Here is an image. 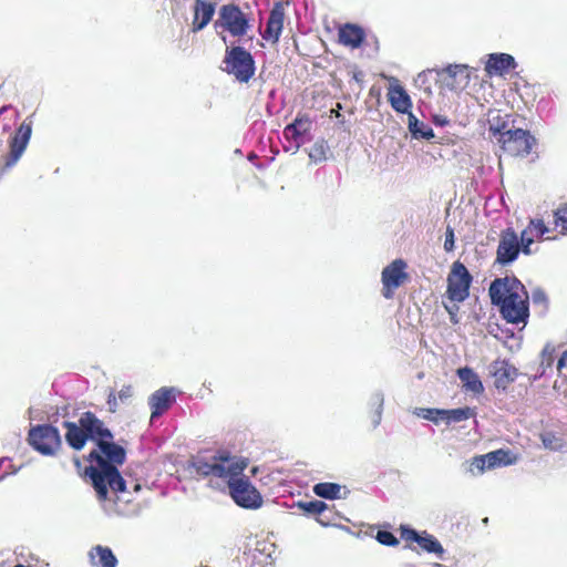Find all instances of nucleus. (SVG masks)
I'll list each match as a JSON object with an SVG mask.
<instances>
[{
    "label": "nucleus",
    "mask_w": 567,
    "mask_h": 567,
    "mask_svg": "<svg viewBox=\"0 0 567 567\" xmlns=\"http://www.w3.org/2000/svg\"><path fill=\"white\" fill-rule=\"evenodd\" d=\"M493 306L509 323H525L529 317L528 293L516 277L494 279L488 288Z\"/></svg>",
    "instance_id": "obj_1"
},
{
    "label": "nucleus",
    "mask_w": 567,
    "mask_h": 567,
    "mask_svg": "<svg viewBox=\"0 0 567 567\" xmlns=\"http://www.w3.org/2000/svg\"><path fill=\"white\" fill-rule=\"evenodd\" d=\"M86 460L96 464V466H87L85 475L90 477L99 499H107L109 488L114 492H124L126 489V482L117 467L104 461L97 451L90 452Z\"/></svg>",
    "instance_id": "obj_2"
},
{
    "label": "nucleus",
    "mask_w": 567,
    "mask_h": 567,
    "mask_svg": "<svg viewBox=\"0 0 567 567\" xmlns=\"http://www.w3.org/2000/svg\"><path fill=\"white\" fill-rule=\"evenodd\" d=\"M506 124L502 125L491 123L489 132L493 137L501 144L504 152L511 156H526L530 153L535 144V137L523 128H506Z\"/></svg>",
    "instance_id": "obj_3"
},
{
    "label": "nucleus",
    "mask_w": 567,
    "mask_h": 567,
    "mask_svg": "<svg viewBox=\"0 0 567 567\" xmlns=\"http://www.w3.org/2000/svg\"><path fill=\"white\" fill-rule=\"evenodd\" d=\"M223 71L239 83H248L256 72L252 54L240 45L227 48L223 59Z\"/></svg>",
    "instance_id": "obj_4"
},
{
    "label": "nucleus",
    "mask_w": 567,
    "mask_h": 567,
    "mask_svg": "<svg viewBox=\"0 0 567 567\" xmlns=\"http://www.w3.org/2000/svg\"><path fill=\"white\" fill-rule=\"evenodd\" d=\"M247 465L248 462L246 458L230 457L225 453L214 456L213 463L202 458H198L193 463V466L198 474L203 476L213 475L220 478H227L229 474L240 475Z\"/></svg>",
    "instance_id": "obj_5"
},
{
    "label": "nucleus",
    "mask_w": 567,
    "mask_h": 567,
    "mask_svg": "<svg viewBox=\"0 0 567 567\" xmlns=\"http://www.w3.org/2000/svg\"><path fill=\"white\" fill-rule=\"evenodd\" d=\"M227 478L229 494L238 506L249 509H256L261 506L262 497L249 478L241 476V474H229Z\"/></svg>",
    "instance_id": "obj_6"
},
{
    "label": "nucleus",
    "mask_w": 567,
    "mask_h": 567,
    "mask_svg": "<svg viewBox=\"0 0 567 567\" xmlns=\"http://www.w3.org/2000/svg\"><path fill=\"white\" fill-rule=\"evenodd\" d=\"M214 28L228 31L233 37L241 38L250 29L249 19L241 9L234 3L224 4L219 8L218 18Z\"/></svg>",
    "instance_id": "obj_7"
},
{
    "label": "nucleus",
    "mask_w": 567,
    "mask_h": 567,
    "mask_svg": "<svg viewBox=\"0 0 567 567\" xmlns=\"http://www.w3.org/2000/svg\"><path fill=\"white\" fill-rule=\"evenodd\" d=\"M30 445L42 455L51 456L62 444L59 430L51 424H41L29 431Z\"/></svg>",
    "instance_id": "obj_8"
},
{
    "label": "nucleus",
    "mask_w": 567,
    "mask_h": 567,
    "mask_svg": "<svg viewBox=\"0 0 567 567\" xmlns=\"http://www.w3.org/2000/svg\"><path fill=\"white\" fill-rule=\"evenodd\" d=\"M472 279L470 271L462 262H454L447 278L449 298L456 302L464 301L470 295Z\"/></svg>",
    "instance_id": "obj_9"
},
{
    "label": "nucleus",
    "mask_w": 567,
    "mask_h": 567,
    "mask_svg": "<svg viewBox=\"0 0 567 567\" xmlns=\"http://www.w3.org/2000/svg\"><path fill=\"white\" fill-rule=\"evenodd\" d=\"M520 245L518 235L513 228H506L501 233L495 262L501 266L513 264L519 256Z\"/></svg>",
    "instance_id": "obj_10"
},
{
    "label": "nucleus",
    "mask_w": 567,
    "mask_h": 567,
    "mask_svg": "<svg viewBox=\"0 0 567 567\" xmlns=\"http://www.w3.org/2000/svg\"><path fill=\"white\" fill-rule=\"evenodd\" d=\"M401 538L406 542L416 543L427 554H434L439 558H443L445 549L436 537L426 530L417 532L416 529L402 525L400 527Z\"/></svg>",
    "instance_id": "obj_11"
},
{
    "label": "nucleus",
    "mask_w": 567,
    "mask_h": 567,
    "mask_svg": "<svg viewBox=\"0 0 567 567\" xmlns=\"http://www.w3.org/2000/svg\"><path fill=\"white\" fill-rule=\"evenodd\" d=\"M32 134V122L25 118L17 128L10 141V155L6 162V166H13L24 153Z\"/></svg>",
    "instance_id": "obj_12"
},
{
    "label": "nucleus",
    "mask_w": 567,
    "mask_h": 567,
    "mask_svg": "<svg viewBox=\"0 0 567 567\" xmlns=\"http://www.w3.org/2000/svg\"><path fill=\"white\" fill-rule=\"evenodd\" d=\"M488 372L494 378V385L499 391H506L518 377V370L507 360L497 359L488 365Z\"/></svg>",
    "instance_id": "obj_13"
},
{
    "label": "nucleus",
    "mask_w": 567,
    "mask_h": 567,
    "mask_svg": "<svg viewBox=\"0 0 567 567\" xmlns=\"http://www.w3.org/2000/svg\"><path fill=\"white\" fill-rule=\"evenodd\" d=\"M79 424L84 429L89 440L97 444V440H112V432L104 426V423L96 417L92 412H84L80 419Z\"/></svg>",
    "instance_id": "obj_14"
},
{
    "label": "nucleus",
    "mask_w": 567,
    "mask_h": 567,
    "mask_svg": "<svg viewBox=\"0 0 567 567\" xmlns=\"http://www.w3.org/2000/svg\"><path fill=\"white\" fill-rule=\"evenodd\" d=\"M405 267V261L402 259H395L382 270L383 289L388 290L386 292H383L385 298H390V291L399 288L406 278V274L404 272Z\"/></svg>",
    "instance_id": "obj_15"
},
{
    "label": "nucleus",
    "mask_w": 567,
    "mask_h": 567,
    "mask_svg": "<svg viewBox=\"0 0 567 567\" xmlns=\"http://www.w3.org/2000/svg\"><path fill=\"white\" fill-rule=\"evenodd\" d=\"M285 9L281 2H276L269 13L262 38L277 43L284 29Z\"/></svg>",
    "instance_id": "obj_16"
},
{
    "label": "nucleus",
    "mask_w": 567,
    "mask_h": 567,
    "mask_svg": "<svg viewBox=\"0 0 567 567\" xmlns=\"http://www.w3.org/2000/svg\"><path fill=\"white\" fill-rule=\"evenodd\" d=\"M517 63L508 53H491L485 64V71L489 75H504L509 70L516 69Z\"/></svg>",
    "instance_id": "obj_17"
},
{
    "label": "nucleus",
    "mask_w": 567,
    "mask_h": 567,
    "mask_svg": "<svg viewBox=\"0 0 567 567\" xmlns=\"http://www.w3.org/2000/svg\"><path fill=\"white\" fill-rule=\"evenodd\" d=\"M173 391L174 389L172 388H161L150 396L148 404L152 410L151 420L161 416L166 410L171 408L175 401Z\"/></svg>",
    "instance_id": "obj_18"
},
{
    "label": "nucleus",
    "mask_w": 567,
    "mask_h": 567,
    "mask_svg": "<svg viewBox=\"0 0 567 567\" xmlns=\"http://www.w3.org/2000/svg\"><path fill=\"white\" fill-rule=\"evenodd\" d=\"M215 11L216 4L214 2L195 0L192 31L198 32L206 28L207 24L212 21Z\"/></svg>",
    "instance_id": "obj_19"
},
{
    "label": "nucleus",
    "mask_w": 567,
    "mask_h": 567,
    "mask_svg": "<svg viewBox=\"0 0 567 567\" xmlns=\"http://www.w3.org/2000/svg\"><path fill=\"white\" fill-rule=\"evenodd\" d=\"M104 461L110 465H122L126 460L125 449L116 443L106 440H97V450Z\"/></svg>",
    "instance_id": "obj_20"
},
{
    "label": "nucleus",
    "mask_w": 567,
    "mask_h": 567,
    "mask_svg": "<svg viewBox=\"0 0 567 567\" xmlns=\"http://www.w3.org/2000/svg\"><path fill=\"white\" fill-rule=\"evenodd\" d=\"M391 106L398 112L408 114L412 113V101L404 87L400 84L391 85L388 92Z\"/></svg>",
    "instance_id": "obj_21"
},
{
    "label": "nucleus",
    "mask_w": 567,
    "mask_h": 567,
    "mask_svg": "<svg viewBox=\"0 0 567 567\" xmlns=\"http://www.w3.org/2000/svg\"><path fill=\"white\" fill-rule=\"evenodd\" d=\"M90 563L94 567H116L117 558L112 549L106 546L96 545L89 551Z\"/></svg>",
    "instance_id": "obj_22"
},
{
    "label": "nucleus",
    "mask_w": 567,
    "mask_h": 567,
    "mask_svg": "<svg viewBox=\"0 0 567 567\" xmlns=\"http://www.w3.org/2000/svg\"><path fill=\"white\" fill-rule=\"evenodd\" d=\"M311 127V121L308 116H297L292 123L288 124L284 130V135L296 142V148L298 150L301 145L300 137L309 132Z\"/></svg>",
    "instance_id": "obj_23"
},
{
    "label": "nucleus",
    "mask_w": 567,
    "mask_h": 567,
    "mask_svg": "<svg viewBox=\"0 0 567 567\" xmlns=\"http://www.w3.org/2000/svg\"><path fill=\"white\" fill-rule=\"evenodd\" d=\"M63 426L66 429L65 441L74 450L80 451L84 447L87 439L85 431L79 423L64 421Z\"/></svg>",
    "instance_id": "obj_24"
},
{
    "label": "nucleus",
    "mask_w": 567,
    "mask_h": 567,
    "mask_svg": "<svg viewBox=\"0 0 567 567\" xmlns=\"http://www.w3.org/2000/svg\"><path fill=\"white\" fill-rule=\"evenodd\" d=\"M340 42L351 48H359L364 41V31L355 24H346L339 31Z\"/></svg>",
    "instance_id": "obj_25"
},
{
    "label": "nucleus",
    "mask_w": 567,
    "mask_h": 567,
    "mask_svg": "<svg viewBox=\"0 0 567 567\" xmlns=\"http://www.w3.org/2000/svg\"><path fill=\"white\" fill-rule=\"evenodd\" d=\"M457 377L462 381L464 388L475 394H480L484 391V386L478 375L468 367L460 368L457 370Z\"/></svg>",
    "instance_id": "obj_26"
},
{
    "label": "nucleus",
    "mask_w": 567,
    "mask_h": 567,
    "mask_svg": "<svg viewBox=\"0 0 567 567\" xmlns=\"http://www.w3.org/2000/svg\"><path fill=\"white\" fill-rule=\"evenodd\" d=\"M408 128L409 132L411 133L412 138L429 141L434 137L433 130L429 125L419 121L413 113H409Z\"/></svg>",
    "instance_id": "obj_27"
},
{
    "label": "nucleus",
    "mask_w": 567,
    "mask_h": 567,
    "mask_svg": "<svg viewBox=\"0 0 567 567\" xmlns=\"http://www.w3.org/2000/svg\"><path fill=\"white\" fill-rule=\"evenodd\" d=\"M485 457L487 460L488 470L512 465L516 462V457L512 454V452L503 449L489 452L485 454Z\"/></svg>",
    "instance_id": "obj_28"
},
{
    "label": "nucleus",
    "mask_w": 567,
    "mask_h": 567,
    "mask_svg": "<svg viewBox=\"0 0 567 567\" xmlns=\"http://www.w3.org/2000/svg\"><path fill=\"white\" fill-rule=\"evenodd\" d=\"M443 422L447 425L452 423H458L465 420H468L470 417L474 416V410L466 406V408H457L452 410H444L443 409Z\"/></svg>",
    "instance_id": "obj_29"
},
{
    "label": "nucleus",
    "mask_w": 567,
    "mask_h": 567,
    "mask_svg": "<svg viewBox=\"0 0 567 567\" xmlns=\"http://www.w3.org/2000/svg\"><path fill=\"white\" fill-rule=\"evenodd\" d=\"M340 491H341V485H339L337 483L324 482V483H317L313 486V493L317 496H319L321 498H326V499L341 498Z\"/></svg>",
    "instance_id": "obj_30"
},
{
    "label": "nucleus",
    "mask_w": 567,
    "mask_h": 567,
    "mask_svg": "<svg viewBox=\"0 0 567 567\" xmlns=\"http://www.w3.org/2000/svg\"><path fill=\"white\" fill-rule=\"evenodd\" d=\"M441 74L449 75L457 84H467L470 80L467 65L465 64H450L442 70Z\"/></svg>",
    "instance_id": "obj_31"
},
{
    "label": "nucleus",
    "mask_w": 567,
    "mask_h": 567,
    "mask_svg": "<svg viewBox=\"0 0 567 567\" xmlns=\"http://www.w3.org/2000/svg\"><path fill=\"white\" fill-rule=\"evenodd\" d=\"M383 405H384V395L381 391H375L371 394L369 399V406L371 409H375L373 415H372V425L373 429L378 427L382 420V413H383Z\"/></svg>",
    "instance_id": "obj_32"
},
{
    "label": "nucleus",
    "mask_w": 567,
    "mask_h": 567,
    "mask_svg": "<svg viewBox=\"0 0 567 567\" xmlns=\"http://www.w3.org/2000/svg\"><path fill=\"white\" fill-rule=\"evenodd\" d=\"M413 414L417 417L431 421L435 424L443 422V409H434V408H415L413 410Z\"/></svg>",
    "instance_id": "obj_33"
},
{
    "label": "nucleus",
    "mask_w": 567,
    "mask_h": 567,
    "mask_svg": "<svg viewBox=\"0 0 567 567\" xmlns=\"http://www.w3.org/2000/svg\"><path fill=\"white\" fill-rule=\"evenodd\" d=\"M329 147L323 140L317 141L309 150V158L312 163H321L327 159Z\"/></svg>",
    "instance_id": "obj_34"
},
{
    "label": "nucleus",
    "mask_w": 567,
    "mask_h": 567,
    "mask_svg": "<svg viewBox=\"0 0 567 567\" xmlns=\"http://www.w3.org/2000/svg\"><path fill=\"white\" fill-rule=\"evenodd\" d=\"M297 506L306 514H321L327 509V504L322 501L313 499L310 502H298Z\"/></svg>",
    "instance_id": "obj_35"
},
{
    "label": "nucleus",
    "mask_w": 567,
    "mask_h": 567,
    "mask_svg": "<svg viewBox=\"0 0 567 567\" xmlns=\"http://www.w3.org/2000/svg\"><path fill=\"white\" fill-rule=\"evenodd\" d=\"M518 239H519V245H520V251L524 255H530L532 254L530 246L534 243V235L530 231V227H526L520 233V236L518 237Z\"/></svg>",
    "instance_id": "obj_36"
},
{
    "label": "nucleus",
    "mask_w": 567,
    "mask_h": 567,
    "mask_svg": "<svg viewBox=\"0 0 567 567\" xmlns=\"http://www.w3.org/2000/svg\"><path fill=\"white\" fill-rule=\"evenodd\" d=\"M543 445L551 451H558L561 449V440L551 432H546L540 436Z\"/></svg>",
    "instance_id": "obj_37"
},
{
    "label": "nucleus",
    "mask_w": 567,
    "mask_h": 567,
    "mask_svg": "<svg viewBox=\"0 0 567 567\" xmlns=\"http://www.w3.org/2000/svg\"><path fill=\"white\" fill-rule=\"evenodd\" d=\"M487 468V460L484 455H478L473 457L471 465H470V472L473 475H480L483 474Z\"/></svg>",
    "instance_id": "obj_38"
},
{
    "label": "nucleus",
    "mask_w": 567,
    "mask_h": 567,
    "mask_svg": "<svg viewBox=\"0 0 567 567\" xmlns=\"http://www.w3.org/2000/svg\"><path fill=\"white\" fill-rule=\"evenodd\" d=\"M375 539L381 544L385 546H395L399 544L398 538L394 536L393 533L389 530H379L377 533Z\"/></svg>",
    "instance_id": "obj_39"
},
{
    "label": "nucleus",
    "mask_w": 567,
    "mask_h": 567,
    "mask_svg": "<svg viewBox=\"0 0 567 567\" xmlns=\"http://www.w3.org/2000/svg\"><path fill=\"white\" fill-rule=\"evenodd\" d=\"M527 227H530L532 234L538 238L543 237L545 234L549 231V229L542 219H530L529 225Z\"/></svg>",
    "instance_id": "obj_40"
},
{
    "label": "nucleus",
    "mask_w": 567,
    "mask_h": 567,
    "mask_svg": "<svg viewBox=\"0 0 567 567\" xmlns=\"http://www.w3.org/2000/svg\"><path fill=\"white\" fill-rule=\"evenodd\" d=\"M555 223L561 227L563 233H567V204L555 212Z\"/></svg>",
    "instance_id": "obj_41"
},
{
    "label": "nucleus",
    "mask_w": 567,
    "mask_h": 567,
    "mask_svg": "<svg viewBox=\"0 0 567 567\" xmlns=\"http://www.w3.org/2000/svg\"><path fill=\"white\" fill-rule=\"evenodd\" d=\"M532 300L535 305L546 306L547 296L542 288L537 287L532 291Z\"/></svg>",
    "instance_id": "obj_42"
},
{
    "label": "nucleus",
    "mask_w": 567,
    "mask_h": 567,
    "mask_svg": "<svg viewBox=\"0 0 567 567\" xmlns=\"http://www.w3.org/2000/svg\"><path fill=\"white\" fill-rule=\"evenodd\" d=\"M444 249L452 251L454 249V231L451 227H447L445 233Z\"/></svg>",
    "instance_id": "obj_43"
},
{
    "label": "nucleus",
    "mask_w": 567,
    "mask_h": 567,
    "mask_svg": "<svg viewBox=\"0 0 567 567\" xmlns=\"http://www.w3.org/2000/svg\"><path fill=\"white\" fill-rule=\"evenodd\" d=\"M434 123L439 126H444L449 123V120L445 116L435 115Z\"/></svg>",
    "instance_id": "obj_44"
},
{
    "label": "nucleus",
    "mask_w": 567,
    "mask_h": 567,
    "mask_svg": "<svg viewBox=\"0 0 567 567\" xmlns=\"http://www.w3.org/2000/svg\"><path fill=\"white\" fill-rule=\"evenodd\" d=\"M567 364V359L561 354L557 362V369L560 371Z\"/></svg>",
    "instance_id": "obj_45"
},
{
    "label": "nucleus",
    "mask_w": 567,
    "mask_h": 567,
    "mask_svg": "<svg viewBox=\"0 0 567 567\" xmlns=\"http://www.w3.org/2000/svg\"><path fill=\"white\" fill-rule=\"evenodd\" d=\"M450 313H451V320H452L453 322H456V320H455V316H454L452 312H450Z\"/></svg>",
    "instance_id": "obj_46"
},
{
    "label": "nucleus",
    "mask_w": 567,
    "mask_h": 567,
    "mask_svg": "<svg viewBox=\"0 0 567 567\" xmlns=\"http://www.w3.org/2000/svg\"><path fill=\"white\" fill-rule=\"evenodd\" d=\"M124 396H126V393H124L123 391H121V392H120V398L122 399V398H124Z\"/></svg>",
    "instance_id": "obj_47"
},
{
    "label": "nucleus",
    "mask_w": 567,
    "mask_h": 567,
    "mask_svg": "<svg viewBox=\"0 0 567 567\" xmlns=\"http://www.w3.org/2000/svg\"><path fill=\"white\" fill-rule=\"evenodd\" d=\"M405 548H409L410 550H415V548L412 547L411 545H406Z\"/></svg>",
    "instance_id": "obj_48"
},
{
    "label": "nucleus",
    "mask_w": 567,
    "mask_h": 567,
    "mask_svg": "<svg viewBox=\"0 0 567 567\" xmlns=\"http://www.w3.org/2000/svg\"><path fill=\"white\" fill-rule=\"evenodd\" d=\"M74 462L76 466H80V461L78 458H75Z\"/></svg>",
    "instance_id": "obj_49"
},
{
    "label": "nucleus",
    "mask_w": 567,
    "mask_h": 567,
    "mask_svg": "<svg viewBox=\"0 0 567 567\" xmlns=\"http://www.w3.org/2000/svg\"><path fill=\"white\" fill-rule=\"evenodd\" d=\"M548 348H549L548 346L546 348H544V350H543L544 354L548 351Z\"/></svg>",
    "instance_id": "obj_50"
},
{
    "label": "nucleus",
    "mask_w": 567,
    "mask_h": 567,
    "mask_svg": "<svg viewBox=\"0 0 567 567\" xmlns=\"http://www.w3.org/2000/svg\"><path fill=\"white\" fill-rule=\"evenodd\" d=\"M563 355L567 359V350L564 351Z\"/></svg>",
    "instance_id": "obj_51"
}]
</instances>
